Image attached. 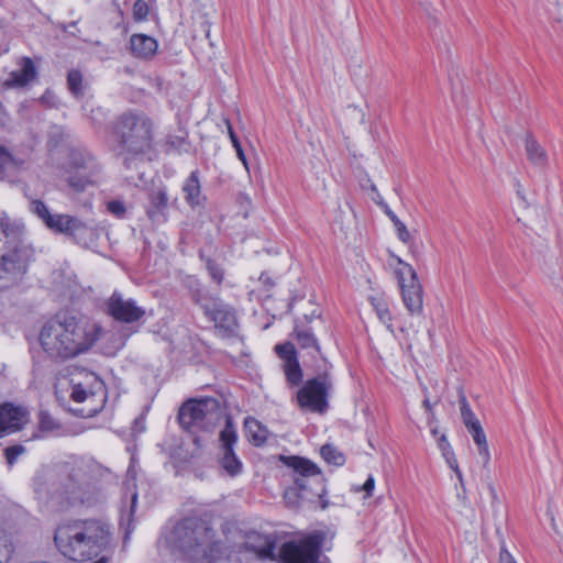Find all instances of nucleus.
<instances>
[{
    "label": "nucleus",
    "mask_w": 563,
    "mask_h": 563,
    "mask_svg": "<svg viewBox=\"0 0 563 563\" xmlns=\"http://www.w3.org/2000/svg\"><path fill=\"white\" fill-rule=\"evenodd\" d=\"M100 467L92 460L75 457L55 467L40 468L33 489L40 503L56 509L91 507L99 500Z\"/></svg>",
    "instance_id": "f257e3e1"
},
{
    "label": "nucleus",
    "mask_w": 563,
    "mask_h": 563,
    "mask_svg": "<svg viewBox=\"0 0 563 563\" xmlns=\"http://www.w3.org/2000/svg\"><path fill=\"white\" fill-rule=\"evenodd\" d=\"M54 541L64 556L84 562L107 549L111 532L108 525L97 519L74 520L57 527Z\"/></svg>",
    "instance_id": "f03ea898"
},
{
    "label": "nucleus",
    "mask_w": 563,
    "mask_h": 563,
    "mask_svg": "<svg viewBox=\"0 0 563 563\" xmlns=\"http://www.w3.org/2000/svg\"><path fill=\"white\" fill-rule=\"evenodd\" d=\"M100 328L95 323L80 322L74 317L63 321L51 320L44 324L40 342L52 358L66 360L86 352L97 341Z\"/></svg>",
    "instance_id": "7ed1b4c3"
},
{
    "label": "nucleus",
    "mask_w": 563,
    "mask_h": 563,
    "mask_svg": "<svg viewBox=\"0 0 563 563\" xmlns=\"http://www.w3.org/2000/svg\"><path fill=\"white\" fill-rule=\"evenodd\" d=\"M168 543L189 563H214L221 555L216 531L203 520L186 518L169 533Z\"/></svg>",
    "instance_id": "20e7f679"
},
{
    "label": "nucleus",
    "mask_w": 563,
    "mask_h": 563,
    "mask_svg": "<svg viewBox=\"0 0 563 563\" xmlns=\"http://www.w3.org/2000/svg\"><path fill=\"white\" fill-rule=\"evenodd\" d=\"M323 542L324 533L314 531L300 539L285 542L277 555L275 543L268 539H264V542L258 545L247 541L245 549L260 560H277L280 563H320Z\"/></svg>",
    "instance_id": "39448f33"
},
{
    "label": "nucleus",
    "mask_w": 563,
    "mask_h": 563,
    "mask_svg": "<svg viewBox=\"0 0 563 563\" xmlns=\"http://www.w3.org/2000/svg\"><path fill=\"white\" fill-rule=\"evenodd\" d=\"M114 134L122 153L145 154L152 148L153 121L143 112H125L118 117Z\"/></svg>",
    "instance_id": "423d86ee"
},
{
    "label": "nucleus",
    "mask_w": 563,
    "mask_h": 563,
    "mask_svg": "<svg viewBox=\"0 0 563 563\" xmlns=\"http://www.w3.org/2000/svg\"><path fill=\"white\" fill-rule=\"evenodd\" d=\"M221 417V402L213 397L189 399L180 407L178 413L180 426L187 430H207L219 422Z\"/></svg>",
    "instance_id": "0eeeda50"
},
{
    "label": "nucleus",
    "mask_w": 563,
    "mask_h": 563,
    "mask_svg": "<svg viewBox=\"0 0 563 563\" xmlns=\"http://www.w3.org/2000/svg\"><path fill=\"white\" fill-rule=\"evenodd\" d=\"M34 250L21 239L10 236L0 256V277L14 284L27 272Z\"/></svg>",
    "instance_id": "6e6552de"
},
{
    "label": "nucleus",
    "mask_w": 563,
    "mask_h": 563,
    "mask_svg": "<svg viewBox=\"0 0 563 563\" xmlns=\"http://www.w3.org/2000/svg\"><path fill=\"white\" fill-rule=\"evenodd\" d=\"M399 267L395 271L400 287L401 299L410 316L423 313V288L413 267L395 256Z\"/></svg>",
    "instance_id": "1a4fd4ad"
},
{
    "label": "nucleus",
    "mask_w": 563,
    "mask_h": 563,
    "mask_svg": "<svg viewBox=\"0 0 563 563\" xmlns=\"http://www.w3.org/2000/svg\"><path fill=\"white\" fill-rule=\"evenodd\" d=\"M333 388V379L328 371L308 379L297 391L298 405L312 412H324L328 405V397Z\"/></svg>",
    "instance_id": "9d476101"
},
{
    "label": "nucleus",
    "mask_w": 563,
    "mask_h": 563,
    "mask_svg": "<svg viewBox=\"0 0 563 563\" xmlns=\"http://www.w3.org/2000/svg\"><path fill=\"white\" fill-rule=\"evenodd\" d=\"M67 183L75 191H84L97 184L100 166L88 153L73 151L68 163Z\"/></svg>",
    "instance_id": "9b49d317"
},
{
    "label": "nucleus",
    "mask_w": 563,
    "mask_h": 563,
    "mask_svg": "<svg viewBox=\"0 0 563 563\" xmlns=\"http://www.w3.org/2000/svg\"><path fill=\"white\" fill-rule=\"evenodd\" d=\"M285 463L292 468L295 473L294 482L299 489H312L310 484L314 483L319 486L314 494L319 497L325 494L324 478L320 468L313 462L300 456H289Z\"/></svg>",
    "instance_id": "f8f14e48"
},
{
    "label": "nucleus",
    "mask_w": 563,
    "mask_h": 563,
    "mask_svg": "<svg viewBox=\"0 0 563 563\" xmlns=\"http://www.w3.org/2000/svg\"><path fill=\"white\" fill-rule=\"evenodd\" d=\"M238 441L235 428L230 419L227 420L224 429L220 432V452L219 463L221 467L230 475L236 476L242 472L243 464L236 456L233 446Z\"/></svg>",
    "instance_id": "ddd939ff"
},
{
    "label": "nucleus",
    "mask_w": 563,
    "mask_h": 563,
    "mask_svg": "<svg viewBox=\"0 0 563 563\" xmlns=\"http://www.w3.org/2000/svg\"><path fill=\"white\" fill-rule=\"evenodd\" d=\"M205 314L210 318L217 328L233 333L238 328L234 310L218 298L199 301Z\"/></svg>",
    "instance_id": "4468645a"
},
{
    "label": "nucleus",
    "mask_w": 563,
    "mask_h": 563,
    "mask_svg": "<svg viewBox=\"0 0 563 563\" xmlns=\"http://www.w3.org/2000/svg\"><path fill=\"white\" fill-rule=\"evenodd\" d=\"M108 313L115 320L131 323L140 320L145 310L136 306L132 299H124L121 294L114 291L108 300Z\"/></svg>",
    "instance_id": "2eb2a0df"
},
{
    "label": "nucleus",
    "mask_w": 563,
    "mask_h": 563,
    "mask_svg": "<svg viewBox=\"0 0 563 563\" xmlns=\"http://www.w3.org/2000/svg\"><path fill=\"white\" fill-rule=\"evenodd\" d=\"M29 421V411L13 404L0 406V438L20 431Z\"/></svg>",
    "instance_id": "dca6fc26"
},
{
    "label": "nucleus",
    "mask_w": 563,
    "mask_h": 563,
    "mask_svg": "<svg viewBox=\"0 0 563 563\" xmlns=\"http://www.w3.org/2000/svg\"><path fill=\"white\" fill-rule=\"evenodd\" d=\"M73 389L70 397L76 402H82L93 397L96 391L102 387L101 380L93 373H85L84 380L71 379Z\"/></svg>",
    "instance_id": "f3484780"
},
{
    "label": "nucleus",
    "mask_w": 563,
    "mask_h": 563,
    "mask_svg": "<svg viewBox=\"0 0 563 563\" xmlns=\"http://www.w3.org/2000/svg\"><path fill=\"white\" fill-rule=\"evenodd\" d=\"M19 65L20 69L10 74L9 78L4 81V86L9 88L24 87L35 80L37 71L30 57H23Z\"/></svg>",
    "instance_id": "a211bd4d"
},
{
    "label": "nucleus",
    "mask_w": 563,
    "mask_h": 563,
    "mask_svg": "<svg viewBox=\"0 0 563 563\" xmlns=\"http://www.w3.org/2000/svg\"><path fill=\"white\" fill-rule=\"evenodd\" d=\"M158 44L152 36L133 34L130 38L131 53L137 58H151L157 52Z\"/></svg>",
    "instance_id": "6ab92c4d"
},
{
    "label": "nucleus",
    "mask_w": 563,
    "mask_h": 563,
    "mask_svg": "<svg viewBox=\"0 0 563 563\" xmlns=\"http://www.w3.org/2000/svg\"><path fill=\"white\" fill-rule=\"evenodd\" d=\"M46 227L54 232L68 235H73L85 228L79 219L69 214H52Z\"/></svg>",
    "instance_id": "aec40b11"
},
{
    "label": "nucleus",
    "mask_w": 563,
    "mask_h": 563,
    "mask_svg": "<svg viewBox=\"0 0 563 563\" xmlns=\"http://www.w3.org/2000/svg\"><path fill=\"white\" fill-rule=\"evenodd\" d=\"M183 191L185 194V200L191 207L201 206L205 198L201 195V187L197 172H191L189 177L183 185Z\"/></svg>",
    "instance_id": "412c9836"
},
{
    "label": "nucleus",
    "mask_w": 563,
    "mask_h": 563,
    "mask_svg": "<svg viewBox=\"0 0 563 563\" xmlns=\"http://www.w3.org/2000/svg\"><path fill=\"white\" fill-rule=\"evenodd\" d=\"M526 154L531 164L538 167H544L549 157L543 146L532 136L526 137Z\"/></svg>",
    "instance_id": "4be33fe9"
},
{
    "label": "nucleus",
    "mask_w": 563,
    "mask_h": 563,
    "mask_svg": "<svg viewBox=\"0 0 563 563\" xmlns=\"http://www.w3.org/2000/svg\"><path fill=\"white\" fill-rule=\"evenodd\" d=\"M467 431L472 435V439L475 442V444L477 445L478 455L482 459L483 467L487 468L490 461V452L487 443V438L482 428V424L479 423L478 426L473 427Z\"/></svg>",
    "instance_id": "5701e85b"
},
{
    "label": "nucleus",
    "mask_w": 563,
    "mask_h": 563,
    "mask_svg": "<svg viewBox=\"0 0 563 563\" xmlns=\"http://www.w3.org/2000/svg\"><path fill=\"white\" fill-rule=\"evenodd\" d=\"M168 197L165 190L157 189L150 194V207L147 209V216L154 219L155 216L167 208Z\"/></svg>",
    "instance_id": "b1692460"
},
{
    "label": "nucleus",
    "mask_w": 563,
    "mask_h": 563,
    "mask_svg": "<svg viewBox=\"0 0 563 563\" xmlns=\"http://www.w3.org/2000/svg\"><path fill=\"white\" fill-rule=\"evenodd\" d=\"M378 319L386 325L387 330L394 333L393 318L387 302L382 297L371 298Z\"/></svg>",
    "instance_id": "393cba45"
},
{
    "label": "nucleus",
    "mask_w": 563,
    "mask_h": 563,
    "mask_svg": "<svg viewBox=\"0 0 563 563\" xmlns=\"http://www.w3.org/2000/svg\"><path fill=\"white\" fill-rule=\"evenodd\" d=\"M245 429L255 445H261L266 441L267 431L256 419L247 418Z\"/></svg>",
    "instance_id": "a878e982"
},
{
    "label": "nucleus",
    "mask_w": 563,
    "mask_h": 563,
    "mask_svg": "<svg viewBox=\"0 0 563 563\" xmlns=\"http://www.w3.org/2000/svg\"><path fill=\"white\" fill-rule=\"evenodd\" d=\"M459 402H460L461 417H462L465 428L468 430L473 427L478 426L481 422L476 418L475 413L472 411V409L468 405V401L463 394L460 396Z\"/></svg>",
    "instance_id": "bb28decb"
},
{
    "label": "nucleus",
    "mask_w": 563,
    "mask_h": 563,
    "mask_svg": "<svg viewBox=\"0 0 563 563\" xmlns=\"http://www.w3.org/2000/svg\"><path fill=\"white\" fill-rule=\"evenodd\" d=\"M321 456L323 460L332 465L341 466L345 462L344 455L333 445L325 444L321 448Z\"/></svg>",
    "instance_id": "cd10ccee"
},
{
    "label": "nucleus",
    "mask_w": 563,
    "mask_h": 563,
    "mask_svg": "<svg viewBox=\"0 0 563 563\" xmlns=\"http://www.w3.org/2000/svg\"><path fill=\"white\" fill-rule=\"evenodd\" d=\"M287 380L292 385H298L302 378V371L295 357H289L285 365Z\"/></svg>",
    "instance_id": "c85d7f7f"
},
{
    "label": "nucleus",
    "mask_w": 563,
    "mask_h": 563,
    "mask_svg": "<svg viewBox=\"0 0 563 563\" xmlns=\"http://www.w3.org/2000/svg\"><path fill=\"white\" fill-rule=\"evenodd\" d=\"M14 552L11 537L0 528V563H8Z\"/></svg>",
    "instance_id": "c756f323"
},
{
    "label": "nucleus",
    "mask_w": 563,
    "mask_h": 563,
    "mask_svg": "<svg viewBox=\"0 0 563 563\" xmlns=\"http://www.w3.org/2000/svg\"><path fill=\"white\" fill-rule=\"evenodd\" d=\"M296 339L300 347L302 349H309L313 347L314 350L319 351L318 342L314 338V335L307 329H298L296 328Z\"/></svg>",
    "instance_id": "7c9ffc66"
},
{
    "label": "nucleus",
    "mask_w": 563,
    "mask_h": 563,
    "mask_svg": "<svg viewBox=\"0 0 563 563\" xmlns=\"http://www.w3.org/2000/svg\"><path fill=\"white\" fill-rule=\"evenodd\" d=\"M439 448L440 450L442 451L444 457L446 459V461L449 462L450 466L454 470V472L456 473V475L459 477L462 476L460 470H459V466L456 464V460L454 459V454L451 450V445L446 439V437L444 434L441 435V438L439 439Z\"/></svg>",
    "instance_id": "2f4dec72"
},
{
    "label": "nucleus",
    "mask_w": 563,
    "mask_h": 563,
    "mask_svg": "<svg viewBox=\"0 0 563 563\" xmlns=\"http://www.w3.org/2000/svg\"><path fill=\"white\" fill-rule=\"evenodd\" d=\"M225 123H227V128H228V134H229L230 141L236 152V156L242 162L245 169L249 170V163H247L245 153L242 148V145H241L235 132L233 131V128H232L230 121L227 120Z\"/></svg>",
    "instance_id": "473e14b6"
},
{
    "label": "nucleus",
    "mask_w": 563,
    "mask_h": 563,
    "mask_svg": "<svg viewBox=\"0 0 563 563\" xmlns=\"http://www.w3.org/2000/svg\"><path fill=\"white\" fill-rule=\"evenodd\" d=\"M68 88L76 97L82 93V75L80 71L73 69L67 76Z\"/></svg>",
    "instance_id": "72a5a7b5"
},
{
    "label": "nucleus",
    "mask_w": 563,
    "mask_h": 563,
    "mask_svg": "<svg viewBox=\"0 0 563 563\" xmlns=\"http://www.w3.org/2000/svg\"><path fill=\"white\" fill-rule=\"evenodd\" d=\"M30 211L34 213L38 219H41L45 225L47 221L52 217L53 213L49 212L47 206L37 199H33L30 201Z\"/></svg>",
    "instance_id": "f704fd0d"
},
{
    "label": "nucleus",
    "mask_w": 563,
    "mask_h": 563,
    "mask_svg": "<svg viewBox=\"0 0 563 563\" xmlns=\"http://www.w3.org/2000/svg\"><path fill=\"white\" fill-rule=\"evenodd\" d=\"M150 13L148 4L144 0H136L133 4V19L137 22L147 20Z\"/></svg>",
    "instance_id": "c9c22d12"
},
{
    "label": "nucleus",
    "mask_w": 563,
    "mask_h": 563,
    "mask_svg": "<svg viewBox=\"0 0 563 563\" xmlns=\"http://www.w3.org/2000/svg\"><path fill=\"white\" fill-rule=\"evenodd\" d=\"M207 269L211 276V278L218 283L221 284L223 280V271L222 268L212 260L207 261Z\"/></svg>",
    "instance_id": "e433bc0d"
},
{
    "label": "nucleus",
    "mask_w": 563,
    "mask_h": 563,
    "mask_svg": "<svg viewBox=\"0 0 563 563\" xmlns=\"http://www.w3.org/2000/svg\"><path fill=\"white\" fill-rule=\"evenodd\" d=\"M57 428V423L47 412L40 413V429L42 431H53Z\"/></svg>",
    "instance_id": "4c0bfd02"
},
{
    "label": "nucleus",
    "mask_w": 563,
    "mask_h": 563,
    "mask_svg": "<svg viewBox=\"0 0 563 563\" xmlns=\"http://www.w3.org/2000/svg\"><path fill=\"white\" fill-rule=\"evenodd\" d=\"M107 209L110 213L118 218H123L125 214V206L120 200H112L107 203Z\"/></svg>",
    "instance_id": "58836bf2"
},
{
    "label": "nucleus",
    "mask_w": 563,
    "mask_h": 563,
    "mask_svg": "<svg viewBox=\"0 0 563 563\" xmlns=\"http://www.w3.org/2000/svg\"><path fill=\"white\" fill-rule=\"evenodd\" d=\"M25 449L22 445H13L5 449V457L10 465H12L16 459L23 454Z\"/></svg>",
    "instance_id": "ea45409f"
},
{
    "label": "nucleus",
    "mask_w": 563,
    "mask_h": 563,
    "mask_svg": "<svg viewBox=\"0 0 563 563\" xmlns=\"http://www.w3.org/2000/svg\"><path fill=\"white\" fill-rule=\"evenodd\" d=\"M12 163L11 154L5 150V147L0 146V179L4 175L5 168Z\"/></svg>",
    "instance_id": "a19ab883"
},
{
    "label": "nucleus",
    "mask_w": 563,
    "mask_h": 563,
    "mask_svg": "<svg viewBox=\"0 0 563 563\" xmlns=\"http://www.w3.org/2000/svg\"><path fill=\"white\" fill-rule=\"evenodd\" d=\"M394 227L398 239L404 243H409V241L411 240V235L407 227L401 221H397Z\"/></svg>",
    "instance_id": "79ce46f5"
},
{
    "label": "nucleus",
    "mask_w": 563,
    "mask_h": 563,
    "mask_svg": "<svg viewBox=\"0 0 563 563\" xmlns=\"http://www.w3.org/2000/svg\"><path fill=\"white\" fill-rule=\"evenodd\" d=\"M276 352L282 356V357H285L286 361L289 358V357H294L292 354H294V346L291 344H284V345H276Z\"/></svg>",
    "instance_id": "37998d69"
},
{
    "label": "nucleus",
    "mask_w": 563,
    "mask_h": 563,
    "mask_svg": "<svg viewBox=\"0 0 563 563\" xmlns=\"http://www.w3.org/2000/svg\"><path fill=\"white\" fill-rule=\"evenodd\" d=\"M499 563H517V561L506 548L501 547L499 552Z\"/></svg>",
    "instance_id": "c03bdc74"
},
{
    "label": "nucleus",
    "mask_w": 563,
    "mask_h": 563,
    "mask_svg": "<svg viewBox=\"0 0 563 563\" xmlns=\"http://www.w3.org/2000/svg\"><path fill=\"white\" fill-rule=\"evenodd\" d=\"M375 487V479L373 476H369L366 482L364 483L363 485V489L368 494L371 495V493L373 492Z\"/></svg>",
    "instance_id": "a18cd8bd"
},
{
    "label": "nucleus",
    "mask_w": 563,
    "mask_h": 563,
    "mask_svg": "<svg viewBox=\"0 0 563 563\" xmlns=\"http://www.w3.org/2000/svg\"><path fill=\"white\" fill-rule=\"evenodd\" d=\"M386 214L388 216V218L391 220L393 224L395 225L397 221H400L398 219V217L391 211V210H386Z\"/></svg>",
    "instance_id": "49530a36"
},
{
    "label": "nucleus",
    "mask_w": 563,
    "mask_h": 563,
    "mask_svg": "<svg viewBox=\"0 0 563 563\" xmlns=\"http://www.w3.org/2000/svg\"><path fill=\"white\" fill-rule=\"evenodd\" d=\"M136 500H137V494H136V493H134V494L132 495V506H131V511H133V510H134V507H135V505H136Z\"/></svg>",
    "instance_id": "de8ad7c7"
},
{
    "label": "nucleus",
    "mask_w": 563,
    "mask_h": 563,
    "mask_svg": "<svg viewBox=\"0 0 563 563\" xmlns=\"http://www.w3.org/2000/svg\"><path fill=\"white\" fill-rule=\"evenodd\" d=\"M423 407L428 410H431L432 405L430 404L429 399L423 400Z\"/></svg>",
    "instance_id": "09e8293b"
}]
</instances>
